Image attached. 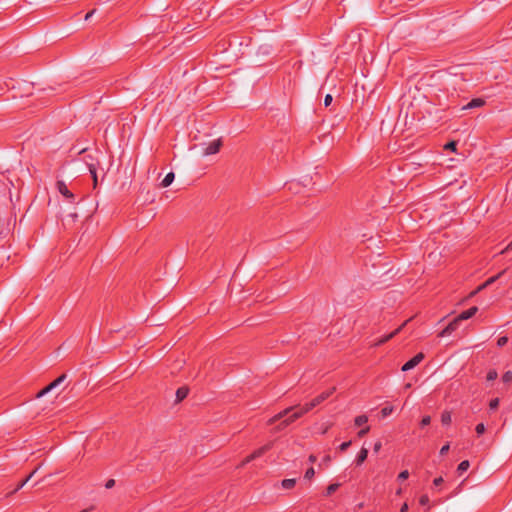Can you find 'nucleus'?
<instances>
[{"mask_svg":"<svg viewBox=\"0 0 512 512\" xmlns=\"http://www.w3.org/2000/svg\"><path fill=\"white\" fill-rule=\"evenodd\" d=\"M291 411H294L292 414L289 415L290 417V421H296L297 419L301 418L303 415L307 414L309 411H311L310 408H308V404H304V405H296V406H293V407H288L286 409H284L283 411L279 412L278 414L274 415L273 417H271L268 421H267V424L268 425H273L274 423H276L277 421L283 419L284 417H286Z\"/></svg>","mask_w":512,"mask_h":512,"instance_id":"1","label":"nucleus"},{"mask_svg":"<svg viewBox=\"0 0 512 512\" xmlns=\"http://www.w3.org/2000/svg\"><path fill=\"white\" fill-rule=\"evenodd\" d=\"M293 421H290V417L288 416L287 418L283 419L276 427H275V431H281L283 429H285L287 426H289L290 424H292Z\"/></svg>","mask_w":512,"mask_h":512,"instance_id":"17","label":"nucleus"},{"mask_svg":"<svg viewBox=\"0 0 512 512\" xmlns=\"http://www.w3.org/2000/svg\"><path fill=\"white\" fill-rule=\"evenodd\" d=\"M352 444V441L349 440V441H346V442H343L340 446H339V450L344 452L346 451Z\"/></svg>","mask_w":512,"mask_h":512,"instance_id":"33","label":"nucleus"},{"mask_svg":"<svg viewBox=\"0 0 512 512\" xmlns=\"http://www.w3.org/2000/svg\"><path fill=\"white\" fill-rule=\"evenodd\" d=\"M65 379H66V374L60 375L58 378H56L54 381H52L50 384H48L46 387H44L42 390H40L37 393L36 397L40 398V397L44 396L45 394H47L48 392L52 391L54 388L59 386L61 383H63Z\"/></svg>","mask_w":512,"mask_h":512,"instance_id":"4","label":"nucleus"},{"mask_svg":"<svg viewBox=\"0 0 512 512\" xmlns=\"http://www.w3.org/2000/svg\"><path fill=\"white\" fill-rule=\"evenodd\" d=\"M222 146L221 139L212 141L204 150V155H213L219 152Z\"/></svg>","mask_w":512,"mask_h":512,"instance_id":"9","label":"nucleus"},{"mask_svg":"<svg viewBox=\"0 0 512 512\" xmlns=\"http://www.w3.org/2000/svg\"><path fill=\"white\" fill-rule=\"evenodd\" d=\"M449 448H450L449 443L442 446V448L440 449V455H445L449 451Z\"/></svg>","mask_w":512,"mask_h":512,"instance_id":"39","label":"nucleus"},{"mask_svg":"<svg viewBox=\"0 0 512 512\" xmlns=\"http://www.w3.org/2000/svg\"><path fill=\"white\" fill-rule=\"evenodd\" d=\"M499 398H494L489 402V408L490 410H495L499 406Z\"/></svg>","mask_w":512,"mask_h":512,"instance_id":"26","label":"nucleus"},{"mask_svg":"<svg viewBox=\"0 0 512 512\" xmlns=\"http://www.w3.org/2000/svg\"><path fill=\"white\" fill-rule=\"evenodd\" d=\"M456 147H457V143L455 141H450V142L445 144L444 149L452 151V152H455L456 151Z\"/></svg>","mask_w":512,"mask_h":512,"instance_id":"24","label":"nucleus"},{"mask_svg":"<svg viewBox=\"0 0 512 512\" xmlns=\"http://www.w3.org/2000/svg\"><path fill=\"white\" fill-rule=\"evenodd\" d=\"M296 484L295 479H284L281 482V485L284 489H292Z\"/></svg>","mask_w":512,"mask_h":512,"instance_id":"19","label":"nucleus"},{"mask_svg":"<svg viewBox=\"0 0 512 512\" xmlns=\"http://www.w3.org/2000/svg\"><path fill=\"white\" fill-rule=\"evenodd\" d=\"M368 421V417L366 415H359L355 418L354 423L356 426H362L366 424Z\"/></svg>","mask_w":512,"mask_h":512,"instance_id":"21","label":"nucleus"},{"mask_svg":"<svg viewBox=\"0 0 512 512\" xmlns=\"http://www.w3.org/2000/svg\"><path fill=\"white\" fill-rule=\"evenodd\" d=\"M444 482L443 478L440 476V477H437L433 480V484L434 486L438 487L440 486L442 483Z\"/></svg>","mask_w":512,"mask_h":512,"instance_id":"40","label":"nucleus"},{"mask_svg":"<svg viewBox=\"0 0 512 512\" xmlns=\"http://www.w3.org/2000/svg\"><path fill=\"white\" fill-rule=\"evenodd\" d=\"M253 460H254V459H250V455H248L247 457H245V458L242 460V462H241L240 466H241V467H243V466H245L246 464L250 463V462H251V461H253Z\"/></svg>","mask_w":512,"mask_h":512,"instance_id":"41","label":"nucleus"},{"mask_svg":"<svg viewBox=\"0 0 512 512\" xmlns=\"http://www.w3.org/2000/svg\"><path fill=\"white\" fill-rule=\"evenodd\" d=\"M333 97L330 94H327L324 98V105L328 107L332 103Z\"/></svg>","mask_w":512,"mask_h":512,"instance_id":"34","label":"nucleus"},{"mask_svg":"<svg viewBox=\"0 0 512 512\" xmlns=\"http://www.w3.org/2000/svg\"><path fill=\"white\" fill-rule=\"evenodd\" d=\"M460 320H458V317H455L439 334V337H444L446 335L452 334L454 331H456L459 327Z\"/></svg>","mask_w":512,"mask_h":512,"instance_id":"8","label":"nucleus"},{"mask_svg":"<svg viewBox=\"0 0 512 512\" xmlns=\"http://www.w3.org/2000/svg\"><path fill=\"white\" fill-rule=\"evenodd\" d=\"M452 421L451 413L449 411H444L441 414V422L443 425H449Z\"/></svg>","mask_w":512,"mask_h":512,"instance_id":"18","label":"nucleus"},{"mask_svg":"<svg viewBox=\"0 0 512 512\" xmlns=\"http://www.w3.org/2000/svg\"><path fill=\"white\" fill-rule=\"evenodd\" d=\"M408 477H409V472L407 470L400 472L398 475L399 480H406Z\"/></svg>","mask_w":512,"mask_h":512,"instance_id":"35","label":"nucleus"},{"mask_svg":"<svg viewBox=\"0 0 512 512\" xmlns=\"http://www.w3.org/2000/svg\"><path fill=\"white\" fill-rule=\"evenodd\" d=\"M429 497L428 495L424 494L419 498V504L422 506H426L429 504Z\"/></svg>","mask_w":512,"mask_h":512,"instance_id":"29","label":"nucleus"},{"mask_svg":"<svg viewBox=\"0 0 512 512\" xmlns=\"http://www.w3.org/2000/svg\"><path fill=\"white\" fill-rule=\"evenodd\" d=\"M509 250H512V241L507 245V247L501 253H504Z\"/></svg>","mask_w":512,"mask_h":512,"instance_id":"49","label":"nucleus"},{"mask_svg":"<svg viewBox=\"0 0 512 512\" xmlns=\"http://www.w3.org/2000/svg\"><path fill=\"white\" fill-rule=\"evenodd\" d=\"M272 447H273V442H269V443L263 445L262 447L256 449L255 451H253L250 454V459H254L255 460V459L261 457L266 452H268Z\"/></svg>","mask_w":512,"mask_h":512,"instance_id":"10","label":"nucleus"},{"mask_svg":"<svg viewBox=\"0 0 512 512\" xmlns=\"http://www.w3.org/2000/svg\"><path fill=\"white\" fill-rule=\"evenodd\" d=\"M392 411H393V407L386 406V407L382 408L381 414L383 417H387L392 413Z\"/></svg>","mask_w":512,"mask_h":512,"instance_id":"28","label":"nucleus"},{"mask_svg":"<svg viewBox=\"0 0 512 512\" xmlns=\"http://www.w3.org/2000/svg\"><path fill=\"white\" fill-rule=\"evenodd\" d=\"M91 177L93 179V186L96 188L98 184V178H97V169H94V174H91Z\"/></svg>","mask_w":512,"mask_h":512,"instance_id":"38","label":"nucleus"},{"mask_svg":"<svg viewBox=\"0 0 512 512\" xmlns=\"http://www.w3.org/2000/svg\"><path fill=\"white\" fill-rule=\"evenodd\" d=\"M507 342H508V337H506V336H501V337H499V338H498V340H497V345H498L499 347H503V346H505V345L507 344Z\"/></svg>","mask_w":512,"mask_h":512,"instance_id":"30","label":"nucleus"},{"mask_svg":"<svg viewBox=\"0 0 512 512\" xmlns=\"http://www.w3.org/2000/svg\"><path fill=\"white\" fill-rule=\"evenodd\" d=\"M478 311V308L476 306L470 307L469 309L462 311L457 317L458 320H468L471 317H473Z\"/></svg>","mask_w":512,"mask_h":512,"instance_id":"11","label":"nucleus"},{"mask_svg":"<svg viewBox=\"0 0 512 512\" xmlns=\"http://www.w3.org/2000/svg\"><path fill=\"white\" fill-rule=\"evenodd\" d=\"M409 320L410 319L403 322L397 329H395L390 334H387V335L381 337L380 339H378L372 346H375V347L381 346V345L385 344L386 342H388L389 340H391L392 338H394L397 334L400 333V331L405 327V325L408 323Z\"/></svg>","mask_w":512,"mask_h":512,"instance_id":"6","label":"nucleus"},{"mask_svg":"<svg viewBox=\"0 0 512 512\" xmlns=\"http://www.w3.org/2000/svg\"><path fill=\"white\" fill-rule=\"evenodd\" d=\"M335 390H336V388L332 387V388L322 392L321 394H319L318 396H316L310 402L307 403L308 408H310L312 410L316 406L320 405L322 402H324L326 399H328L335 392Z\"/></svg>","mask_w":512,"mask_h":512,"instance_id":"3","label":"nucleus"},{"mask_svg":"<svg viewBox=\"0 0 512 512\" xmlns=\"http://www.w3.org/2000/svg\"><path fill=\"white\" fill-rule=\"evenodd\" d=\"M82 155V161L88 167L90 174H94V169L99 166V159L97 157L98 151L91 152L87 148H84L79 153Z\"/></svg>","mask_w":512,"mask_h":512,"instance_id":"2","label":"nucleus"},{"mask_svg":"<svg viewBox=\"0 0 512 512\" xmlns=\"http://www.w3.org/2000/svg\"><path fill=\"white\" fill-rule=\"evenodd\" d=\"M368 456V449L362 447L359 453L357 454V457L355 459V464L357 466L362 465V463L367 459Z\"/></svg>","mask_w":512,"mask_h":512,"instance_id":"12","label":"nucleus"},{"mask_svg":"<svg viewBox=\"0 0 512 512\" xmlns=\"http://www.w3.org/2000/svg\"><path fill=\"white\" fill-rule=\"evenodd\" d=\"M308 460H309L310 463H315L316 460H317V457L315 455L311 454L309 456Z\"/></svg>","mask_w":512,"mask_h":512,"instance_id":"45","label":"nucleus"},{"mask_svg":"<svg viewBox=\"0 0 512 512\" xmlns=\"http://www.w3.org/2000/svg\"><path fill=\"white\" fill-rule=\"evenodd\" d=\"M424 359V354L422 352L416 354L409 361H407L401 368L403 372L409 371L416 367L422 360Z\"/></svg>","mask_w":512,"mask_h":512,"instance_id":"7","label":"nucleus"},{"mask_svg":"<svg viewBox=\"0 0 512 512\" xmlns=\"http://www.w3.org/2000/svg\"><path fill=\"white\" fill-rule=\"evenodd\" d=\"M497 377H498V373L494 369L489 370L486 375L487 381H494L495 379H497Z\"/></svg>","mask_w":512,"mask_h":512,"instance_id":"23","label":"nucleus"},{"mask_svg":"<svg viewBox=\"0 0 512 512\" xmlns=\"http://www.w3.org/2000/svg\"><path fill=\"white\" fill-rule=\"evenodd\" d=\"M27 482H28V478H25L24 480L19 482L13 492L19 491Z\"/></svg>","mask_w":512,"mask_h":512,"instance_id":"36","label":"nucleus"},{"mask_svg":"<svg viewBox=\"0 0 512 512\" xmlns=\"http://www.w3.org/2000/svg\"><path fill=\"white\" fill-rule=\"evenodd\" d=\"M95 10H92L90 12H88L86 15H85V20H88L91 18V16L94 14Z\"/></svg>","mask_w":512,"mask_h":512,"instance_id":"48","label":"nucleus"},{"mask_svg":"<svg viewBox=\"0 0 512 512\" xmlns=\"http://www.w3.org/2000/svg\"><path fill=\"white\" fill-rule=\"evenodd\" d=\"M38 467L35 468L26 478H28V481L34 476V474L37 472Z\"/></svg>","mask_w":512,"mask_h":512,"instance_id":"46","label":"nucleus"},{"mask_svg":"<svg viewBox=\"0 0 512 512\" xmlns=\"http://www.w3.org/2000/svg\"><path fill=\"white\" fill-rule=\"evenodd\" d=\"M314 475H315V470L313 467H310L309 469L306 470L304 477H305V479L310 480L314 477Z\"/></svg>","mask_w":512,"mask_h":512,"instance_id":"27","label":"nucleus"},{"mask_svg":"<svg viewBox=\"0 0 512 512\" xmlns=\"http://www.w3.org/2000/svg\"><path fill=\"white\" fill-rule=\"evenodd\" d=\"M56 188L58 192L63 195L67 200H69L70 203H74L75 196L74 194L68 189L67 185L64 181L58 180L56 182Z\"/></svg>","mask_w":512,"mask_h":512,"instance_id":"5","label":"nucleus"},{"mask_svg":"<svg viewBox=\"0 0 512 512\" xmlns=\"http://www.w3.org/2000/svg\"><path fill=\"white\" fill-rule=\"evenodd\" d=\"M408 511V505L404 503L402 507L400 508V512H407Z\"/></svg>","mask_w":512,"mask_h":512,"instance_id":"47","label":"nucleus"},{"mask_svg":"<svg viewBox=\"0 0 512 512\" xmlns=\"http://www.w3.org/2000/svg\"><path fill=\"white\" fill-rule=\"evenodd\" d=\"M114 485H115V480H114V479H109V480L106 482L105 487H106L107 489H110V488H112Z\"/></svg>","mask_w":512,"mask_h":512,"instance_id":"43","label":"nucleus"},{"mask_svg":"<svg viewBox=\"0 0 512 512\" xmlns=\"http://www.w3.org/2000/svg\"><path fill=\"white\" fill-rule=\"evenodd\" d=\"M381 447H382L381 442H380V441L376 442V443L374 444V451H375L376 453H377V452H379V450L381 449Z\"/></svg>","mask_w":512,"mask_h":512,"instance_id":"44","label":"nucleus"},{"mask_svg":"<svg viewBox=\"0 0 512 512\" xmlns=\"http://www.w3.org/2000/svg\"><path fill=\"white\" fill-rule=\"evenodd\" d=\"M175 175L173 172H169L164 179L161 181L160 186L165 188L172 184L174 181Z\"/></svg>","mask_w":512,"mask_h":512,"instance_id":"15","label":"nucleus"},{"mask_svg":"<svg viewBox=\"0 0 512 512\" xmlns=\"http://www.w3.org/2000/svg\"><path fill=\"white\" fill-rule=\"evenodd\" d=\"M504 383H510L512 381V371H506L502 376Z\"/></svg>","mask_w":512,"mask_h":512,"instance_id":"25","label":"nucleus"},{"mask_svg":"<svg viewBox=\"0 0 512 512\" xmlns=\"http://www.w3.org/2000/svg\"><path fill=\"white\" fill-rule=\"evenodd\" d=\"M475 431L478 435H482L485 432V425L483 423H479L476 425Z\"/></svg>","mask_w":512,"mask_h":512,"instance_id":"31","label":"nucleus"},{"mask_svg":"<svg viewBox=\"0 0 512 512\" xmlns=\"http://www.w3.org/2000/svg\"><path fill=\"white\" fill-rule=\"evenodd\" d=\"M370 430V427L369 426H366L365 428L361 429L359 432H358V436L359 437H364Z\"/></svg>","mask_w":512,"mask_h":512,"instance_id":"37","label":"nucleus"},{"mask_svg":"<svg viewBox=\"0 0 512 512\" xmlns=\"http://www.w3.org/2000/svg\"><path fill=\"white\" fill-rule=\"evenodd\" d=\"M507 273V269H504L502 271H500L498 274L488 278L485 282H486V285L490 286L492 285L493 283H495L497 280L501 279L505 274Z\"/></svg>","mask_w":512,"mask_h":512,"instance_id":"16","label":"nucleus"},{"mask_svg":"<svg viewBox=\"0 0 512 512\" xmlns=\"http://www.w3.org/2000/svg\"><path fill=\"white\" fill-rule=\"evenodd\" d=\"M330 460H331V458H330V456H329V455H326V456L323 458V462H324V463H326V464H327V463H329V462H330Z\"/></svg>","mask_w":512,"mask_h":512,"instance_id":"50","label":"nucleus"},{"mask_svg":"<svg viewBox=\"0 0 512 512\" xmlns=\"http://www.w3.org/2000/svg\"><path fill=\"white\" fill-rule=\"evenodd\" d=\"M487 287H488V285H486V282H484V283H483V284H481V285H480V286H479V287H478L474 292H472V295H474V294L478 293L479 291H481V290H483V289H485V288H487Z\"/></svg>","mask_w":512,"mask_h":512,"instance_id":"42","label":"nucleus"},{"mask_svg":"<svg viewBox=\"0 0 512 512\" xmlns=\"http://www.w3.org/2000/svg\"><path fill=\"white\" fill-rule=\"evenodd\" d=\"M430 422H431V417H430V416H428V415H427V416H424V417L421 419V421H420V426H421V427H425V426L429 425V424H430Z\"/></svg>","mask_w":512,"mask_h":512,"instance_id":"32","label":"nucleus"},{"mask_svg":"<svg viewBox=\"0 0 512 512\" xmlns=\"http://www.w3.org/2000/svg\"><path fill=\"white\" fill-rule=\"evenodd\" d=\"M469 467H470L469 461L468 460H464V461L460 462V464L458 465L457 470H458L459 473H463V472L467 471Z\"/></svg>","mask_w":512,"mask_h":512,"instance_id":"22","label":"nucleus"},{"mask_svg":"<svg viewBox=\"0 0 512 512\" xmlns=\"http://www.w3.org/2000/svg\"><path fill=\"white\" fill-rule=\"evenodd\" d=\"M339 487H340V484H338V483H332V484H330V485L326 488V493H325V495H326V496H330V495H332L333 493H335V492L338 490V488H339Z\"/></svg>","mask_w":512,"mask_h":512,"instance_id":"20","label":"nucleus"},{"mask_svg":"<svg viewBox=\"0 0 512 512\" xmlns=\"http://www.w3.org/2000/svg\"><path fill=\"white\" fill-rule=\"evenodd\" d=\"M188 393H189V389L187 387L178 388L176 391V401L180 402V401L184 400L188 396Z\"/></svg>","mask_w":512,"mask_h":512,"instance_id":"14","label":"nucleus"},{"mask_svg":"<svg viewBox=\"0 0 512 512\" xmlns=\"http://www.w3.org/2000/svg\"><path fill=\"white\" fill-rule=\"evenodd\" d=\"M485 104V101L481 98L472 99L467 105L463 107V109H472L476 107H481Z\"/></svg>","mask_w":512,"mask_h":512,"instance_id":"13","label":"nucleus"}]
</instances>
